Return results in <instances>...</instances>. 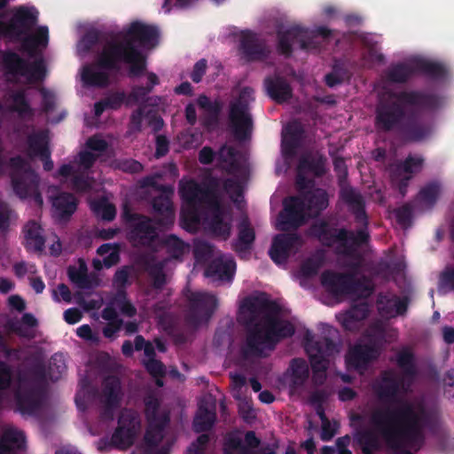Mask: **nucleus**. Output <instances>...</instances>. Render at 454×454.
I'll return each instance as SVG.
<instances>
[{
	"label": "nucleus",
	"instance_id": "bb28decb",
	"mask_svg": "<svg viewBox=\"0 0 454 454\" xmlns=\"http://www.w3.org/2000/svg\"><path fill=\"white\" fill-rule=\"evenodd\" d=\"M236 269V263L232 259L223 260L215 258L212 260L205 269V276L214 279L230 281L232 279Z\"/></svg>",
	"mask_w": 454,
	"mask_h": 454
},
{
	"label": "nucleus",
	"instance_id": "5fc2aeb1",
	"mask_svg": "<svg viewBox=\"0 0 454 454\" xmlns=\"http://www.w3.org/2000/svg\"><path fill=\"white\" fill-rule=\"evenodd\" d=\"M68 277L70 280L74 283L79 288L87 289L92 287V279L87 274V270H76L74 268L68 269Z\"/></svg>",
	"mask_w": 454,
	"mask_h": 454
},
{
	"label": "nucleus",
	"instance_id": "79ce46f5",
	"mask_svg": "<svg viewBox=\"0 0 454 454\" xmlns=\"http://www.w3.org/2000/svg\"><path fill=\"white\" fill-rule=\"evenodd\" d=\"M325 161L326 159L322 155L317 157L304 155L300 158L297 168L300 171L311 173L316 177H321L326 172Z\"/></svg>",
	"mask_w": 454,
	"mask_h": 454
},
{
	"label": "nucleus",
	"instance_id": "f704fd0d",
	"mask_svg": "<svg viewBox=\"0 0 454 454\" xmlns=\"http://www.w3.org/2000/svg\"><path fill=\"white\" fill-rule=\"evenodd\" d=\"M415 70L433 81H443L448 76V68L440 62L425 59H415Z\"/></svg>",
	"mask_w": 454,
	"mask_h": 454
},
{
	"label": "nucleus",
	"instance_id": "1a4fd4ad",
	"mask_svg": "<svg viewBox=\"0 0 454 454\" xmlns=\"http://www.w3.org/2000/svg\"><path fill=\"white\" fill-rule=\"evenodd\" d=\"M254 90L245 87L241 90L239 98L230 104L229 120L234 137L237 140L247 139L253 131L254 121L249 113V99L253 98Z\"/></svg>",
	"mask_w": 454,
	"mask_h": 454
},
{
	"label": "nucleus",
	"instance_id": "3c124183",
	"mask_svg": "<svg viewBox=\"0 0 454 454\" xmlns=\"http://www.w3.org/2000/svg\"><path fill=\"white\" fill-rule=\"evenodd\" d=\"M91 208L96 215L106 221H112L116 215L115 207L104 198L95 200L91 204Z\"/></svg>",
	"mask_w": 454,
	"mask_h": 454
},
{
	"label": "nucleus",
	"instance_id": "f8f14e48",
	"mask_svg": "<svg viewBox=\"0 0 454 454\" xmlns=\"http://www.w3.org/2000/svg\"><path fill=\"white\" fill-rule=\"evenodd\" d=\"M140 427L141 421L137 413L131 409H123L111 437L112 445L118 450L129 449L134 444Z\"/></svg>",
	"mask_w": 454,
	"mask_h": 454
},
{
	"label": "nucleus",
	"instance_id": "680f3d73",
	"mask_svg": "<svg viewBox=\"0 0 454 454\" xmlns=\"http://www.w3.org/2000/svg\"><path fill=\"white\" fill-rule=\"evenodd\" d=\"M396 222L403 227L411 224L413 210L410 204L406 203L394 211Z\"/></svg>",
	"mask_w": 454,
	"mask_h": 454
},
{
	"label": "nucleus",
	"instance_id": "aec40b11",
	"mask_svg": "<svg viewBox=\"0 0 454 454\" xmlns=\"http://www.w3.org/2000/svg\"><path fill=\"white\" fill-rule=\"evenodd\" d=\"M239 51L243 59L247 62L263 61L269 58L270 53L266 42L249 31L242 35Z\"/></svg>",
	"mask_w": 454,
	"mask_h": 454
},
{
	"label": "nucleus",
	"instance_id": "6ab92c4d",
	"mask_svg": "<svg viewBox=\"0 0 454 454\" xmlns=\"http://www.w3.org/2000/svg\"><path fill=\"white\" fill-rule=\"evenodd\" d=\"M380 356L379 349L371 344H356L349 348L346 356V364L348 369L360 373L367 370L369 364Z\"/></svg>",
	"mask_w": 454,
	"mask_h": 454
},
{
	"label": "nucleus",
	"instance_id": "bf43d9fd",
	"mask_svg": "<svg viewBox=\"0 0 454 454\" xmlns=\"http://www.w3.org/2000/svg\"><path fill=\"white\" fill-rule=\"evenodd\" d=\"M200 108L206 111L205 114H220L223 109V104L220 100L211 101L206 95H200L197 99Z\"/></svg>",
	"mask_w": 454,
	"mask_h": 454
},
{
	"label": "nucleus",
	"instance_id": "f03ea898",
	"mask_svg": "<svg viewBox=\"0 0 454 454\" xmlns=\"http://www.w3.org/2000/svg\"><path fill=\"white\" fill-rule=\"evenodd\" d=\"M442 103L438 95L422 90L390 92L376 106L374 127L380 133L394 132L404 144L422 142L431 136L433 122L420 114L436 110Z\"/></svg>",
	"mask_w": 454,
	"mask_h": 454
},
{
	"label": "nucleus",
	"instance_id": "4d7b16f0",
	"mask_svg": "<svg viewBox=\"0 0 454 454\" xmlns=\"http://www.w3.org/2000/svg\"><path fill=\"white\" fill-rule=\"evenodd\" d=\"M93 182V177L84 172L74 175L71 180L72 188L77 192H89L92 189Z\"/></svg>",
	"mask_w": 454,
	"mask_h": 454
},
{
	"label": "nucleus",
	"instance_id": "ddd939ff",
	"mask_svg": "<svg viewBox=\"0 0 454 454\" xmlns=\"http://www.w3.org/2000/svg\"><path fill=\"white\" fill-rule=\"evenodd\" d=\"M121 380L114 375L105 377L102 381L100 397V403L103 405L99 413L100 419L103 421H113L116 410L121 406Z\"/></svg>",
	"mask_w": 454,
	"mask_h": 454
},
{
	"label": "nucleus",
	"instance_id": "69168bd1",
	"mask_svg": "<svg viewBox=\"0 0 454 454\" xmlns=\"http://www.w3.org/2000/svg\"><path fill=\"white\" fill-rule=\"evenodd\" d=\"M145 368L148 372V373L153 377V378H163L166 375V367L164 364L154 359H147V361L145 362Z\"/></svg>",
	"mask_w": 454,
	"mask_h": 454
},
{
	"label": "nucleus",
	"instance_id": "c9c22d12",
	"mask_svg": "<svg viewBox=\"0 0 454 454\" xmlns=\"http://www.w3.org/2000/svg\"><path fill=\"white\" fill-rule=\"evenodd\" d=\"M148 427L145 431L144 441L145 450H154L164 438V431L169 424V419L164 416L159 422H147Z\"/></svg>",
	"mask_w": 454,
	"mask_h": 454
},
{
	"label": "nucleus",
	"instance_id": "a18cd8bd",
	"mask_svg": "<svg viewBox=\"0 0 454 454\" xmlns=\"http://www.w3.org/2000/svg\"><path fill=\"white\" fill-rule=\"evenodd\" d=\"M303 200L306 203V207L312 213L318 215L328 207V195L323 189H316L308 192Z\"/></svg>",
	"mask_w": 454,
	"mask_h": 454
},
{
	"label": "nucleus",
	"instance_id": "9b49d317",
	"mask_svg": "<svg viewBox=\"0 0 454 454\" xmlns=\"http://www.w3.org/2000/svg\"><path fill=\"white\" fill-rule=\"evenodd\" d=\"M189 306L184 319L192 328H198L207 323L217 308V299L214 294L204 292H192L188 296Z\"/></svg>",
	"mask_w": 454,
	"mask_h": 454
},
{
	"label": "nucleus",
	"instance_id": "c03bdc74",
	"mask_svg": "<svg viewBox=\"0 0 454 454\" xmlns=\"http://www.w3.org/2000/svg\"><path fill=\"white\" fill-rule=\"evenodd\" d=\"M216 419L214 411H210L204 404H200L196 415L193 419L192 427L196 433H203L209 431Z\"/></svg>",
	"mask_w": 454,
	"mask_h": 454
},
{
	"label": "nucleus",
	"instance_id": "0eeeda50",
	"mask_svg": "<svg viewBox=\"0 0 454 454\" xmlns=\"http://www.w3.org/2000/svg\"><path fill=\"white\" fill-rule=\"evenodd\" d=\"M1 63L6 76L24 77L29 84L41 82L46 76V66L42 58L29 61L9 50L3 51Z\"/></svg>",
	"mask_w": 454,
	"mask_h": 454
},
{
	"label": "nucleus",
	"instance_id": "72a5a7b5",
	"mask_svg": "<svg viewBox=\"0 0 454 454\" xmlns=\"http://www.w3.org/2000/svg\"><path fill=\"white\" fill-rule=\"evenodd\" d=\"M25 247L27 251L41 253L45 247L43 229L35 221L28 222L24 227Z\"/></svg>",
	"mask_w": 454,
	"mask_h": 454
},
{
	"label": "nucleus",
	"instance_id": "393cba45",
	"mask_svg": "<svg viewBox=\"0 0 454 454\" xmlns=\"http://www.w3.org/2000/svg\"><path fill=\"white\" fill-rule=\"evenodd\" d=\"M264 85L268 96L278 104L285 103L293 97L292 87L283 77H266Z\"/></svg>",
	"mask_w": 454,
	"mask_h": 454
},
{
	"label": "nucleus",
	"instance_id": "c85d7f7f",
	"mask_svg": "<svg viewBox=\"0 0 454 454\" xmlns=\"http://www.w3.org/2000/svg\"><path fill=\"white\" fill-rule=\"evenodd\" d=\"M304 129L298 122L289 123L285 129V134L282 139V152L286 157H292L295 154L300 146Z\"/></svg>",
	"mask_w": 454,
	"mask_h": 454
},
{
	"label": "nucleus",
	"instance_id": "dca6fc26",
	"mask_svg": "<svg viewBox=\"0 0 454 454\" xmlns=\"http://www.w3.org/2000/svg\"><path fill=\"white\" fill-rule=\"evenodd\" d=\"M306 203L303 198L292 196L284 200V210L279 214L278 227L280 231L297 229L304 223Z\"/></svg>",
	"mask_w": 454,
	"mask_h": 454
},
{
	"label": "nucleus",
	"instance_id": "de8ad7c7",
	"mask_svg": "<svg viewBox=\"0 0 454 454\" xmlns=\"http://www.w3.org/2000/svg\"><path fill=\"white\" fill-rule=\"evenodd\" d=\"M144 403L145 416L147 422H159L164 416H167L170 419L168 411L159 412L160 403L155 395L152 394L147 395L144 399Z\"/></svg>",
	"mask_w": 454,
	"mask_h": 454
},
{
	"label": "nucleus",
	"instance_id": "603ef678",
	"mask_svg": "<svg viewBox=\"0 0 454 454\" xmlns=\"http://www.w3.org/2000/svg\"><path fill=\"white\" fill-rule=\"evenodd\" d=\"M146 271L153 280V286L154 289L160 290L166 284V274L164 272L163 265L160 262L151 263L146 265Z\"/></svg>",
	"mask_w": 454,
	"mask_h": 454
},
{
	"label": "nucleus",
	"instance_id": "a19ab883",
	"mask_svg": "<svg viewBox=\"0 0 454 454\" xmlns=\"http://www.w3.org/2000/svg\"><path fill=\"white\" fill-rule=\"evenodd\" d=\"M414 74H417L415 70V60L411 63H397L388 67L386 77L387 81L394 83L406 82Z\"/></svg>",
	"mask_w": 454,
	"mask_h": 454
},
{
	"label": "nucleus",
	"instance_id": "13d9d810",
	"mask_svg": "<svg viewBox=\"0 0 454 454\" xmlns=\"http://www.w3.org/2000/svg\"><path fill=\"white\" fill-rule=\"evenodd\" d=\"M440 192V185L437 183H430L424 186L419 193V200L424 203L433 206L435 204Z\"/></svg>",
	"mask_w": 454,
	"mask_h": 454
},
{
	"label": "nucleus",
	"instance_id": "7ed1b4c3",
	"mask_svg": "<svg viewBox=\"0 0 454 454\" xmlns=\"http://www.w3.org/2000/svg\"><path fill=\"white\" fill-rule=\"evenodd\" d=\"M240 309L246 328L240 351L245 358L266 356V350H273L282 339L294 333V325L278 317V305L265 294L245 298Z\"/></svg>",
	"mask_w": 454,
	"mask_h": 454
},
{
	"label": "nucleus",
	"instance_id": "8fccbe9b",
	"mask_svg": "<svg viewBox=\"0 0 454 454\" xmlns=\"http://www.w3.org/2000/svg\"><path fill=\"white\" fill-rule=\"evenodd\" d=\"M397 365L403 371L407 376L414 377L416 375V367L414 364V355L408 349L403 348L396 356Z\"/></svg>",
	"mask_w": 454,
	"mask_h": 454
},
{
	"label": "nucleus",
	"instance_id": "2f4dec72",
	"mask_svg": "<svg viewBox=\"0 0 454 454\" xmlns=\"http://www.w3.org/2000/svg\"><path fill=\"white\" fill-rule=\"evenodd\" d=\"M55 213L61 219H69L77 208L76 198L69 192H59L51 196Z\"/></svg>",
	"mask_w": 454,
	"mask_h": 454
},
{
	"label": "nucleus",
	"instance_id": "4c0bfd02",
	"mask_svg": "<svg viewBox=\"0 0 454 454\" xmlns=\"http://www.w3.org/2000/svg\"><path fill=\"white\" fill-rule=\"evenodd\" d=\"M309 234L327 247L339 242V229H332L326 221L314 223L309 228Z\"/></svg>",
	"mask_w": 454,
	"mask_h": 454
},
{
	"label": "nucleus",
	"instance_id": "774afa93",
	"mask_svg": "<svg viewBox=\"0 0 454 454\" xmlns=\"http://www.w3.org/2000/svg\"><path fill=\"white\" fill-rule=\"evenodd\" d=\"M145 117V107L139 106L137 109L132 112L129 123V130L131 133L141 132L142 130V123L143 119Z\"/></svg>",
	"mask_w": 454,
	"mask_h": 454
},
{
	"label": "nucleus",
	"instance_id": "0e129e2a",
	"mask_svg": "<svg viewBox=\"0 0 454 454\" xmlns=\"http://www.w3.org/2000/svg\"><path fill=\"white\" fill-rule=\"evenodd\" d=\"M422 164L423 159L421 157L409 155L403 162L398 166V169H401L403 172L411 176L412 174L419 171Z\"/></svg>",
	"mask_w": 454,
	"mask_h": 454
},
{
	"label": "nucleus",
	"instance_id": "7c9ffc66",
	"mask_svg": "<svg viewBox=\"0 0 454 454\" xmlns=\"http://www.w3.org/2000/svg\"><path fill=\"white\" fill-rule=\"evenodd\" d=\"M26 448V437L22 431L6 429L0 437V454H16Z\"/></svg>",
	"mask_w": 454,
	"mask_h": 454
},
{
	"label": "nucleus",
	"instance_id": "37998d69",
	"mask_svg": "<svg viewBox=\"0 0 454 454\" xmlns=\"http://www.w3.org/2000/svg\"><path fill=\"white\" fill-rule=\"evenodd\" d=\"M356 442L363 454H375L381 448L378 435L370 429H361L355 434Z\"/></svg>",
	"mask_w": 454,
	"mask_h": 454
},
{
	"label": "nucleus",
	"instance_id": "6e6d98bb",
	"mask_svg": "<svg viewBox=\"0 0 454 454\" xmlns=\"http://www.w3.org/2000/svg\"><path fill=\"white\" fill-rule=\"evenodd\" d=\"M13 372L12 366L4 361L0 360V402L4 394L12 383Z\"/></svg>",
	"mask_w": 454,
	"mask_h": 454
},
{
	"label": "nucleus",
	"instance_id": "f3484780",
	"mask_svg": "<svg viewBox=\"0 0 454 454\" xmlns=\"http://www.w3.org/2000/svg\"><path fill=\"white\" fill-rule=\"evenodd\" d=\"M301 246V239L297 233L277 234L269 250L270 259L278 265L287 262L292 251Z\"/></svg>",
	"mask_w": 454,
	"mask_h": 454
},
{
	"label": "nucleus",
	"instance_id": "a211bd4d",
	"mask_svg": "<svg viewBox=\"0 0 454 454\" xmlns=\"http://www.w3.org/2000/svg\"><path fill=\"white\" fill-rule=\"evenodd\" d=\"M261 445V440L254 431L245 434L244 441L234 432L228 433L223 440V454H258L256 449Z\"/></svg>",
	"mask_w": 454,
	"mask_h": 454
},
{
	"label": "nucleus",
	"instance_id": "4be33fe9",
	"mask_svg": "<svg viewBox=\"0 0 454 454\" xmlns=\"http://www.w3.org/2000/svg\"><path fill=\"white\" fill-rule=\"evenodd\" d=\"M401 386L402 380L393 372L386 371L382 373L380 382L375 387L377 396L384 403H395L393 407H386V409H394L398 405L399 401H404L397 398Z\"/></svg>",
	"mask_w": 454,
	"mask_h": 454
},
{
	"label": "nucleus",
	"instance_id": "e2e57ef3",
	"mask_svg": "<svg viewBox=\"0 0 454 454\" xmlns=\"http://www.w3.org/2000/svg\"><path fill=\"white\" fill-rule=\"evenodd\" d=\"M322 266V259L310 257L305 260L301 265L302 276L310 278L316 276Z\"/></svg>",
	"mask_w": 454,
	"mask_h": 454
},
{
	"label": "nucleus",
	"instance_id": "e433bc0d",
	"mask_svg": "<svg viewBox=\"0 0 454 454\" xmlns=\"http://www.w3.org/2000/svg\"><path fill=\"white\" fill-rule=\"evenodd\" d=\"M212 208V215L209 219V228L212 232L223 239H227L231 234V223L223 220V209L217 200L210 206Z\"/></svg>",
	"mask_w": 454,
	"mask_h": 454
},
{
	"label": "nucleus",
	"instance_id": "49530a36",
	"mask_svg": "<svg viewBox=\"0 0 454 454\" xmlns=\"http://www.w3.org/2000/svg\"><path fill=\"white\" fill-rule=\"evenodd\" d=\"M161 244L166 248L167 254L172 259H181L189 247L181 239L175 234L166 236Z\"/></svg>",
	"mask_w": 454,
	"mask_h": 454
},
{
	"label": "nucleus",
	"instance_id": "423d86ee",
	"mask_svg": "<svg viewBox=\"0 0 454 454\" xmlns=\"http://www.w3.org/2000/svg\"><path fill=\"white\" fill-rule=\"evenodd\" d=\"M10 178L14 193L20 199L33 198L34 201L42 206L43 203L39 191L40 176L30 164L20 155L13 156L9 160Z\"/></svg>",
	"mask_w": 454,
	"mask_h": 454
},
{
	"label": "nucleus",
	"instance_id": "ea45409f",
	"mask_svg": "<svg viewBox=\"0 0 454 454\" xmlns=\"http://www.w3.org/2000/svg\"><path fill=\"white\" fill-rule=\"evenodd\" d=\"M20 42H21L24 51H26L30 57H33L38 46H47L49 42L48 27L46 26L39 27L34 35L27 34L24 35Z\"/></svg>",
	"mask_w": 454,
	"mask_h": 454
},
{
	"label": "nucleus",
	"instance_id": "6e6552de",
	"mask_svg": "<svg viewBox=\"0 0 454 454\" xmlns=\"http://www.w3.org/2000/svg\"><path fill=\"white\" fill-rule=\"evenodd\" d=\"M10 13L11 17L6 22H0L2 36L20 42L37 24L39 12L34 6L19 5L12 8Z\"/></svg>",
	"mask_w": 454,
	"mask_h": 454
},
{
	"label": "nucleus",
	"instance_id": "864d4df0",
	"mask_svg": "<svg viewBox=\"0 0 454 454\" xmlns=\"http://www.w3.org/2000/svg\"><path fill=\"white\" fill-rule=\"evenodd\" d=\"M67 366L64 357L61 354H55L51 356L49 367L48 376L51 381L59 380L62 374L66 372Z\"/></svg>",
	"mask_w": 454,
	"mask_h": 454
},
{
	"label": "nucleus",
	"instance_id": "b1692460",
	"mask_svg": "<svg viewBox=\"0 0 454 454\" xmlns=\"http://www.w3.org/2000/svg\"><path fill=\"white\" fill-rule=\"evenodd\" d=\"M173 193L161 192L153 199L152 207L156 214V223L160 226L168 227L174 223L175 212L171 200Z\"/></svg>",
	"mask_w": 454,
	"mask_h": 454
},
{
	"label": "nucleus",
	"instance_id": "58836bf2",
	"mask_svg": "<svg viewBox=\"0 0 454 454\" xmlns=\"http://www.w3.org/2000/svg\"><path fill=\"white\" fill-rule=\"evenodd\" d=\"M12 104L10 111L16 113L20 119L31 120L35 115V110L30 106L24 90H19L11 94Z\"/></svg>",
	"mask_w": 454,
	"mask_h": 454
},
{
	"label": "nucleus",
	"instance_id": "412c9836",
	"mask_svg": "<svg viewBox=\"0 0 454 454\" xmlns=\"http://www.w3.org/2000/svg\"><path fill=\"white\" fill-rule=\"evenodd\" d=\"M180 193L182 199L194 210L202 204L210 207L218 200L214 190L208 187H202L195 181H190L186 185L183 186Z\"/></svg>",
	"mask_w": 454,
	"mask_h": 454
},
{
	"label": "nucleus",
	"instance_id": "338daca9",
	"mask_svg": "<svg viewBox=\"0 0 454 454\" xmlns=\"http://www.w3.org/2000/svg\"><path fill=\"white\" fill-rule=\"evenodd\" d=\"M128 97L124 91H114L104 98L108 109L118 110L127 102Z\"/></svg>",
	"mask_w": 454,
	"mask_h": 454
},
{
	"label": "nucleus",
	"instance_id": "5701e85b",
	"mask_svg": "<svg viewBox=\"0 0 454 454\" xmlns=\"http://www.w3.org/2000/svg\"><path fill=\"white\" fill-rule=\"evenodd\" d=\"M18 411L22 415H35L41 407V393L35 387L23 386L15 394Z\"/></svg>",
	"mask_w": 454,
	"mask_h": 454
},
{
	"label": "nucleus",
	"instance_id": "473e14b6",
	"mask_svg": "<svg viewBox=\"0 0 454 454\" xmlns=\"http://www.w3.org/2000/svg\"><path fill=\"white\" fill-rule=\"evenodd\" d=\"M255 240V231L248 218L242 219L238 224V239L232 247L237 253L248 252Z\"/></svg>",
	"mask_w": 454,
	"mask_h": 454
},
{
	"label": "nucleus",
	"instance_id": "2eb2a0df",
	"mask_svg": "<svg viewBox=\"0 0 454 454\" xmlns=\"http://www.w3.org/2000/svg\"><path fill=\"white\" fill-rule=\"evenodd\" d=\"M122 216L125 222L131 225L129 239L143 246H149L158 238L156 228L152 220L145 215L132 213L127 207H124Z\"/></svg>",
	"mask_w": 454,
	"mask_h": 454
},
{
	"label": "nucleus",
	"instance_id": "c756f323",
	"mask_svg": "<svg viewBox=\"0 0 454 454\" xmlns=\"http://www.w3.org/2000/svg\"><path fill=\"white\" fill-rule=\"evenodd\" d=\"M369 312L368 303L362 301L353 304L348 310L338 317V320L345 330L352 331L356 328L357 323L368 317Z\"/></svg>",
	"mask_w": 454,
	"mask_h": 454
},
{
	"label": "nucleus",
	"instance_id": "cd10ccee",
	"mask_svg": "<svg viewBox=\"0 0 454 454\" xmlns=\"http://www.w3.org/2000/svg\"><path fill=\"white\" fill-rule=\"evenodd\" d=\"M289 371V390L294 393L302 388L307 382L309 376V365L303 358H294L290 362Z\"/></svg>",
	"mask_w": 454,
	"mask_h": 454
},
{
	"label": "nucleus",
	"instance_id": "052dcab7",
	"mask_svg": "<svg viewBox=\"0 0 454 454\" xmlns=\"http://www.w3.org/2000/svg\"><path fill=\"white\" fill-rule=\"evenodd\" d=\"M223 188L233 201L238 200L243 194L241 183L234 177L226 178L223 181Z\"/></svg>",
	"mask_w": 454,
	"mask_h": 454
},
{
	"label": "nucleus",
	"instance_id": "39448f33",
	"mask_svg": "<svg viewBox=\"0 0 454 454\" xmlns=\"http://www.w3.org/2000/svg\"><path fill=\"white\" fill-rule=\"evenodd\" d=\"M333 31L326 27L320 26L314 30H309L299 25H294L286 29L282 27L277 28L278 51L285 57H290L293 53L292 44L300 43L301 50H317L320 48L318 37L328 39Z\"/></svg>",
	"mask_w": 454,
	"mask_h": 454
},
{
	"label": "nucleus",
	"instance_id": "9d476101",
	"mask_svg": "<svg viewBox=\"0 0 454 454\" xmlns=\"http://www.w3.org/2000/svg\"><path fill=\"white\" fill-rule=\"evenodd\" d=\"M338 335V331L329 327L328 335L320 337L316 340H309L306 343V352L309 356L311 369L315 374L323 373V380L325 379V372L329 366V357L338 352L337 345L333 340Z\"/></svg>",
	"mask_w": 454,
	"mask_h": 454
},
{
	"label": "nucleus",
	"instance_id": "20e7f679",
	"mask_svg": "<svg viewBox=\"0 0 454 454\" xmlns=\"http://www.w3.org/2000/svg\"><path fill=\"white\" fill-rule=\"evenodd\" d=\"M340 198L353 215L355 222L360 225L356 231L345 228L339 229V242L344 247V254L356 258V248L367 245L371 236L368 231L369 216L365 210V200L363 195L352 187L342 189Z\"/></svg>",
	"mask_w": 454,
	"mask_h": 454
},
{
	"label": "nucleus",
	"instance_id": "4468645a",
	"mask_svg": "<svg viewBox=\"0 0 454 454\" xmlns=\"http://www.w3.org/2000/svg\"><path fill=\"white\" fill-rule=\"evenodd\" d=\"M321 283L334 295L355 294L364 288L361 279L352 273H338L326 270L321 275Z\"/></svg>",
	"mask_w": 454,
	"mask_h": 454
},
{
	"label": "nucleus",
	"instance_id": "a878e982",
	"mask_svg": "<svg viewBox=\"0 0 454 454\" xmlns=\"http://www.w3.org/2000/svg\"><path fill=\"white\" fill-rule=\"evenodd\" d=\"M26 144V155L31 160L39 158L51 151L48 130L42 129L30 133L27 137Z\"/></svg>",
	"mask_w": 454,
	"mask_h": 454
},
{
	"label": "nucleus",
	"instance_id": "f257e3e1",
	"mask_svg": "<svg viewBox=\"0 0 454 454\" xmlns=\"http://www.w3.org/2000/svg\"><path fill=\"white\" fill-rule=\"evenodd\" d=\"M156 26L133 21L114 39L106 42L90 64L83 66L82 81L88 87L106 88L110 72H119L121 64H129V76L139 77L147 67L146 57L140 48H153L159 43Z\"/></svg>",
	"mask_w": 454,
	"mask_h": 454
},
{
	"label": "nucleus",
	"instance_id": "09e8293b",
	"mask_svg": "<svg viewBox=\"0 0 454 454\" xmlns=\"http://www.w3.org/2000/svg\"><path fill=\"white\" fill-rule=\"evenodd\" d=\"M112 304L115 305L124 316L129 317H133L137 314L136 307L128 300L126 290H116L112 299Z\"/></svg>",
	"mask_w": 454,
	"mask_h": 454
}]
</instances>
